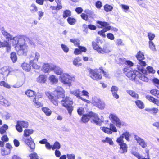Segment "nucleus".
<instances>
[{"mask_svg": "<svg viewBox=\"0 0 159 159\" xmlns=\"http://www.w3.org/2000/svg\"><path fill=\"white\" fill-rule=\"evenodd\" d=\"M65 91L61 86H57L55 89L54 93L57 98H62L61 103L63 106L66 108L69 113L70 115L73 110L72 105L73 102L71 99L68 97H65Z\"/></svg>", "mask_w": 159, "mask_h": 159, "instance_id": "nucleus-1", "label": "nucleus"}, {"mask_svg": "<svg viewBox=\"0 0 159 159\" xmlns=\"http://www.w3.org/2000/svg\"><path fill=\"white\" fill-rule=\"evenodd\" d=\"M29 41L30 39L28 37L20 35L19 44L15 46L16 50L18 55H26L28 48L25 45V43H29Z\"/></svg>", "mask_w": 159, "mask_h": 159, "instance_id": "nucleus-2", "label": "nucleus"}, {"mask_svg": "<svg viewBox=\"0 0 159 159\" xmlns=\"http://www.w3.org/2000/svg\"><path fill=\"white\" fill-rule=\"evenodd\" d=\"M33 132L32 129H26L24 131V137L23 138V141L26 144L30 149L33 151L35 147V144L34 141L30 135Z\"/></svg>", "mask_w": 159, "mask_h": 159, "instance_id": "nucleus-3", "label": "nucleus"}, {"mask_svg": "<svg viewBox=\"0 0 159 159\" xmlns=\"http://www.w3.org/2000/svg\"><path fill=\"white\" fill-rule=\"evenodd\" d=\"M59 80L63 84L69 87L72 85V82L75 81V78L67 73H64L59 77Z\"/></svg>", "mask_w": 159, "mask_h": 159, "instance_id": "nucleus-4", "label": "nucleus"}, {"mask_svg": "<svg viewBox=\"0 0 159 159\" xmlns=\"http://www.w3.org/2000/svg\"><path fill=\"white\" fill-rule=\"evenodd\" d=\"M88 116L90 117L91 122L97 125H100L104 121L102 116H101L100 118H99L98 114L93 112L91 111L89 112Z\"/></svg>", "mask_w": 159, "mask_h": 159, "instance_id": "nucleus-5", "label": "nucleus"}, {"mask_svg": "<svg viewBox=\"0 0 159 159\" xmlns=\"http://www.w3.org/2000/svg\"><path fill=\"white\" fill-rule=\"evenodd\" d=\"M92 103L94 106L101 109H103L105 107L104 102L101 101L99 97L96 96L93 97Z\"/></svg>", "mask_w": 159, "mask_h": 159, "instance_id": "nucleus-6", "label": "nucleus"}, {"mask_svg": "<svg viewBox=\"0 0 159 159\" xmlns=\"http://www.w3.org/2000/svg\"><path fill=\"white\" fill-rule=\"evenodd\" d=\"M123 71L125 75L130 80L135 81L137 80V74H136V71L134 73L133 71H130L129 69H128L126 68H124Z\"/></svg>", "mask_w": 159, "mask_h": 159, "instance_id": "nucleus-7", "label": "nucleus"}, {"mask_svg": "<svg viewBox=\"0 0 159 159\" xmlns=\"http://www.w3.org/2000/svg\"><path fill=\"white\" fill-rule=\"evenodd\" d=\"M29 125L28 122L25 121H18L16 122V130L19 132L23 131L22 127L27 128Z\"/></svg>", "mask_w": 159, "mask_h": 159, "instance_id": "nucleus-8", "label": "nucleus"}, {"mask_svg": "<svg viewBox=\"0 0 159 159\" xmlns=\"http://www.w3.org/2000/svg\"><path fill=\"white\" fill-rule=\"evenodd\" d=\"M89 75L90 77L94 80L101 79L102 78L101 72H99L97 70L90 69L89 70Z\"/></svg>", "mask_w": 159, "mask_h": 159, "instance_id": "nucleus-9", "label": "nucleus"}, {"mask_svg": "<svg viewBox=\"0 0 159 159\" xmlns=\"http://www.w3.org/2000/svg\"><path fill=\"white\" fill-rule=\"evenodd\" d=\"M109 117L112 121V123L116 124V126L120 127L121 125H123V123L121 122L120 120L115 114H111L109 116Z\"/></svg>", "mask_w": 159, "mask_h": 159, "instance_id": "nucleus-10", "label": "nucleus"}, {"mask_svg": "<svg viewBox=\"0 0 159 159\" xmlns=\"http://www.w3.org/2000/svg\"><path fill=\"white\" fill-rule=\"evenodd\" d=\"M55 91H54V93ZM56 95V97H54L52 95V93L50 92H45V94L47 97L50 100L51 102L55 106H57L58 105V101L57 99L56 98L57 95L54 93Z\"/></svg>", "mask_w": 159, "mask_h": 159, "instance_id": "nucleus-11", "label": "nucleus"}, {"mask_svg": "<svg viewBox=\"0 0 159 159\" xmlns=\"http://www.w3.org/2000/svg\"><path fill=\"white\" fill-rule=\"evenodd\" d=\"M111 29L112 30L115 32H117L118 30L117 28L115 27H112L111 28V27L109 26H107L106 28H105L101 31H98V34L103 37H105L106 35L104 33L107 32V31Z\"/></svg>", "mask_w": 159, "mask_h": 159, "instance_id": "nucleus-12", "label": "nucleus"}, {"mask_svg": "<svg viewBox=\"0 0 159 159\" xmlns=\"http://www.w3.org/2000/svg\"><path fill=\"white\" fill-rule=\"evenodd\" d=\"M136 57L138 61V62H139V64L143 66L146 65V62L142 61L144 59V54L143 52L141 51H139L136 55Z\"/></svg>", "mask_w": 159, "mask_h": 159, "instance_id": "nucleus-13", "label": "nucleus"}, {"mask_svg": "<svg viewBox=\"0 0 159 159\" xmlns=\"http://www.w3.org/2000/svg\"><path fill=\"white\" fill-rule=\"evenodd\" d=\"M40 57L39 53L37 52L32 53L30 55V63H32L34 61V62H37Z\"/></svg>", "mask_w": 159, "mask_h": 159, "instance_id": "nucleus-14", "label": "nucleus"}, {"mask_svg": "<svg viewBox=\"0 0 159 159\" xmlns=\"http://www.w3.org/2000/svg\"><path fill=\"white\" fill-rule=\"evenodd\" d=\"M118 90L119 88L118 87L115 85L112 86L111 89V91L112 96L116 99H118L119 97V95L117 94Z\"/></svg>", "mask_w": 159, "mask_h": 159, "instance_id": "nucleus-15", "label": "nucleus"}, {"mask_svg": "<svg viewBox=\"0 0 159 159\" xmlns=\"http://www.w3.org/2000/svg\"><path fill=\"white\" fill-rule=\"evenodd\" d=\"M134 138L137 142L142 148H144L146 147L147 144L143 139L135 135H134Z\"/></svg>", "mask_w": 159, "mask_h": 159, "instance_id": "nucleus-16", "label": "nucleus"}, {"mask_svg": "<svg viewBox=\"0 0 159 159\" xmlns=\"http://www.w3.org/2000/svg\"><path fill=\"white\" fill-rule=\"evenodd\" d=\"M53 65L49 63L44 64L43 66V70L44 72H48L49 70H52Z\"/></svg>", "mask_w": 159, "mask_h": 159, "instance_id": "nucleus-17", "label": "nucleus"}, {"mask_svg": "<svg viewBox=\"0 0 159 159\" xmlns=\"http://www.w3.org/2000/svg\"><path fill=\"white\" fill-rule=\"evenodd\" d=\"M47 76L43 75H41L36 78V81L39 83L44 84L47 80Z\"/></svg>", "mask_w": 159, "mask_h": 159, "instance_id": "nucleus-18", "label": "nucleus"}, {"mask_svg": "<svg viewBox=\"0 0 159 159\" xmlns=\"http://www.w3.org/2000/svg\"><path fill=\"white\" fill-rule=\"evenodd\" d=\"M52 70L57 75H61L63 73V70L62 68L59 66L55 65L53 66Z\"/></svg>", "mask_w": 159, "mask_h": 159, "instance_id": "nucleus-19", "label": "nucleus"}, {"mask_svg": "<svg viewBox=\"0 0 159 159\" xmlns=\"http://www.w3.org/2000/svg\"><path fill=\"white\" fill-rule=\"evenodd\" d=\"M146 98L150 101L153 102L157 106H159V100L156 99L153 96L150 95H147Z\"/></svg>", "mask_w": 159, "mask_h": 159, "instance_id": "nucleus-20", "label": "nucleus"}, {"mask_svg": "<svg viewBox=\"0 0 159 159\" xmlns=\"http://www.w3.org/2000/svg\"><path fill=\"white\" fill-rule=\"evenodd\" d=\"M110 52V50L109 48L106 45H105L102 48L100 47L99 49L98 50L99 53L103 54L105 53H109Z\"/></svg>", "mask_w": 159, "mask_h": 159, "instance_id": "nucleus-21", "label": "nucleus"}, {"mask_svg": "<svg viewBox=\"0 0 159 159\" xmlns=\"http://www.w3.org/2000/svg\"><path fill=\"white\" fill-rule=\"evenodd\" d=\"M136 74H137V79L138 78H139V79L143 81L146 82H147L148 81V79L147 78V77L144 76L143 74L138 71H136Z\"/></svg>", "mask_w": 159, "mask_h": 159, "instance_id": "nucleus-22", "label": "nucleus"}, {"mask_svg": "<svg viewBox=\"0 0 159 159\" xmlns=\"http://www.w3.org/2000/svg\"><path fill=\"white\" fill-rule=\"evenodd\" d=\"M120 146L119 152L121 154L125 153L127 152V146L125 143L119 145Z\"/></svg>", "mask_w": 159, "mask_h": 159, "instance_id": "nucleus-23", "label": "nucleus"}, {"mask_svg": "<svg viewBox=\"0 0 159 159\" xmlns=\"http://www.w3.org/2000/svg\"><path fill=\"white\" fill-rule=\"evenodd\" d=\"M70 93L76 96V97L79 99H81L82 98L81 96V91L80 89H77L73 91H71L70 92Z\"/></svg>", "mask_w": 159, "mask_h": 159, "instance_id": "nucleus-24", "label": "nucleus"}, {"mask_svg": "<svg viewBox=\"0 0 159 159\" xmlns=\"http://www.w3.org/2000/svg\"><path fill=\"white\" fill-rule=\"evenodd\" d=\"M127 93L136 99H139L138 94L135 91L132 90H127Z\"/></svg>", "mask_w": 159, "mask_h": 159, "instance_id": "nucleus-25", "label": "nucleus"}, {"mask_svg": "<svg viewBox=\"0 0 159 159\" xmlns=\"http://www.w3.org/2000/svg\"><path fill=\"white\" fill-rule=\"evenodd\" d=\"M35 92L31 90H27L25 91V94L27 96L30 98H34L35 94Z\"/></svg>", "mask_w": 159, "mask_h": 159, "instance_id": "nucleus-26", "label": "nucleus"}, {"mask_svg": "<svg viewBox=\"0 0 159 159\" xmlns=\"http://www.w3.org/2000/svg\"><path fill=\"white\" fill-rule=\"evenodd\" d=\"M1 74H2L4 76L7 77L9 73V71L8 68L7 66H4L1 68Z\"/></svg>", "mask_w": 159, "mask_h": 159, "instance_id": "nucleus-27", "label": "nucleus"}, {"mask_svg": "<svg viewBox=\"0 0 159 159\" xmlns=\"http://www.w3.org/2000/svg\"><path fill=\"white\" fill-rule=\"evenodd\" d=\"M146 66H143L140 64L139 62H138V64L137 65V68L138 70L136 71H139L141 73H146V70L144 69V67Z\"/></svg>", "mask_w": 159, "mask_h": 159, "instance_id": "nucleus-28", "label": "nucleus"}, {"mask_svg": "<svg viewBox=\"0 0 159 159\" xmlns=\"http://www.w3.org/2000/svg\"><path fill=\"white\" fill-rule=\"evenodd\" d=\"M21 67L24 70L26 71H30L31 69L30 65L26 63H23L21 65Z\"/></svg>", "mask_w": 159, "mask_h": 159, "instance_id": "nucleus-29", "label": "nucleus"}, {"mask_svg": "<svg viewBox=\"0 0 159 159\" xmlns=\"http://www.w3.org/2000/svg\"><path fill=\"white\" fill-rule=\"evenodd\" d=\"M1 31L3 35L6 37V38H7L8 40L9 39H12V36L6 32V31L4 30V28H2Z\"/></svg>", "mask_w": 159, "mask_h": 159, "instance_id": "nucleus-30", "label": "nucleus"}, {"mask_svg": "<svg viewBox=\"0 0 159 159\" xmlns=\"http://www.w3.org/2000/svg\"><path fill=\"white\" fill-rule=\"evenodd\" d=\"M42 110L47 116H49L52 114L51 110L47 107H43L42 108Z\"/></svg>", "mask_w": 159, "mask_h": 159, "instance_id": "nucleus-31", "label": "nucleus"}, {"mask_svg": "<svg viewBox=\"0 0 159 159\" xmlns=\"http://www.w3.org/2000/svg\"><path fill=\"white\" fill-rule=\"evenodd\" d=\"M49 80L51 83L52 84H56L58 82V79L56 76L54 75H52L49 77Z\"/></svg>", "mask_w": 159, "mask_h": 159, "instance_id": "nucleus-32", "label": "nucleus"}, {"mask_svg": "<svg viewBox=\"0 0 159 159\" xmlns=\"http://www.w3.org/2000/svg\"><path fill=\"white\" fill-rule=\"evenodd\" d=\"M89 113L83 115L81 118V121L83 123H87L89 120L90 117L88 116Z\"/></svg>", "mask_w": 159, "mask_h": 159, "instance_id": "nucleus-33", "label": "nucleus"}, {"mask_svg": "<svg viewBox=\"0 0 159 159\" xmlns=\"http://www.w3.org/2000/svg\"><path fill=\"white\" fill-rule=\"evenodd\" d=\"M150 93L159 99V90H158L157 89H153L150 90Z\"/></svg>", "mask_w": 159, "mask_h": 159, "instance_id": "nucleus-34", "label": "nucleus"}, {"mask_svg": "<svg viewBox=\"0 0 159 159\" xmlns=\"http://www.w3.org/2000/svg\"><path fill=\"white\" fill-rule=\"evenodd\" d=\"M20 35L13 37H12V39H10L12 40V42L13 45H17L19 44V39Z\"/></svg>", "mask_w": 159, "mask_h": 159, "instance_id": "nucleus-35", "label": "nucleus"}, {"mask_svg": "<svg viewBox=\"0 0 159 159\" xmlns=\"http://www.w3.org/2000/svg\"><path fill=\"white\" fill-rule=\"evenodd\" d=\"M135 103L138 108L142 109L144 107V105L143 102L140 100H137L135 101Z\"/></svg>", "mask_w": 159, "mask_h": 159, "instance_id": "nucleus-36", "label": "nucleus"}, {"mask_svg": "<svg viewBox=\"0 0 159 159\" xmlns=\"http://www.w3.org/2000/svg\"><path fill=\"white\" fill-rule=\"evenodd\" d=\"M6 47V51L8 52H9L11 51V46L8 42L7 41H4V44L2 46V48Z\"/></svg>", "mask_w": 159, "mask_h": 159, "instance_id": "nucleus-37", "label": "nucleus"}, {"mask_svg": "<svg viewBox=\"0 0 159 159\" xmlns=\"http://www.w3.org/2000/svg\"><path fill=\"white\" fill-rule=\"evenodd\" d=\"M8 128V126L7 125L4 124L0 128V133L1 134H3L5 133L6 130Z\"/></svg>", "mask_w": 159, "mask_h": 159, "instance_id": "nucleus-38", "label": "nucleus"}, {"mask_svg": "<svg viewBox=\"0 0 159 159\" xmlns=\"http://www.w3.org/2000/svg\"><path fill=\"white\" fill-rule=\"evenodd\" d=\"M81 61L80 58L78 57L75 58L73 61V64L75 66H79L82 65L81 63H78Z\"/></svg>", "mask_w": 159, "mask_h": 159, "instance_id": "nucleus-39", "label": "nucleus"}, {"mask_svg": "<svg viewBox=\"0 0 159 159\" xmlns=\"http://www.w3.org/2000/svg\"><path fill=\"white\" fill-rule=\"evenodd\" d=\"M10 58L13 63H15L17 60V57L15 52H13L11 53Z\"/></svg>", "mask_w": 159, "mask_h": 159, "instance_id": "nucleus-40", "label": "nucleus"}, {"mask_svg": "<svg viewBox=\"0 0 159 159\" xmlns=\"http://www.w3.org/2000/svg\"><path fill=\"white\" fill-rule=\"evenodd\" d=\"M121 136L123 137V138H125L127 141H129V138L130 136V135L129 132H124L122 133Z\"/></svg>", "mask_w": 159, "mask_h": 159, "instance_id": "nucleus-41", "label": "nucleus"}, {"mask_svg": "<svg viewBox=\"0 0 159 159\" xmlns=\"http://www.w3.org/2000/svg\"><path fill=\"white\" fill-rule=\"evenodd\" d=\"M100 129L105 133H107L108 134H111L112 133V132L111 131L110 128L105 127H101Z\"/></svg>", "mask_w": 159, "mask_h": 159, "instance_id": "nucleus-42", "label": "nucleus"}, {"mask_svg": "<svg viewBox=\"0 0 159 159\" xmlns=\"http://www.w3.org/2000/svg\"><path fill=\"white\" fill-rule=\"evenodd\" d=\"M112 6L108 4L105 5L104 6V10L106 12H109L112 11L113 9Z\"/></svg>", "mask_w": 159, "mask_h": 159, "instance_id": "nucleus-43", "label": "nucleus"}, {"mask_svg": "<svg viewBox=\"0 0 159 159\" xmlns=\"http://www.w3.org/2000/svg\"><path fill=\"white\" fill-rule=\"evenodd\" d=\"M30 9L31 13L37 12L38 8L34 4H32L30 7Z\"/></svg>", "mask_w": 159, "mask_h": 159, "instance_id": "nucleus-44", "label": "nucleus"}, {"mask_svg": "<svg viewBox=\"0 0 159 159\" xmlns=\"http://www.w3.org/2000/svg\"><path fill=\"white\" fill-rule=\"evenodd\" d=\"M61 145L59 143L57 142L56 141L55 142L53 145L52 146V149L53 150H54L55 149H59L60 148Z\"/></svg>", "mask_w": 159, "mask_h": 159, "instance_id": "nucleus-45", "label": "nucleus"}, {"mask_svg": "<svg viewBox=\"0 0 159 159\" xmlns=\"http://www.w3.org/2000/svg\"><path fill=\"white\" fill-rule=\"evenodd\" d=\"M149 47L150 49L153 51H156L155 46L152 41H149Z\"/></svg>", "mask_w": 159, "mask_h": 159, "instance_id": "nucleus-46", "label": "nucleus"}, {"mask_svg": "<svg viewBox=\"0 0 159 159\" xmlns=\"http://www.w3.org/2000/svg\"><path fill=\"white\" fill-rule=\"evenodd\" d=\"M34 105L37 107L42 106V104L41 103L38 101V100L36 99V98L33 99Z\"/></svg>", "mask_w": 159, "mask_h": 159, "instance_id": "nucleus-47", "label": "nucleus"}, {"mask_svg": "<svg viewBox=\"0 0 159 159\" xmlns=\"http://www.w3.org/2000/svg\"><path fill=\"white\" fill-rule=\"evenodd\" d=\"M67 21L69 24L71 25H74L75 23L76 20L73 18H68L67 19Z\"/></svg>", "mask_w": 159, "mask_h": 159, "instance_id": "nucleus-48", "label": "nucleus"}, {"mask_svg": "<svg viewBox=\"0 0 159 159\" xmlns=\"http://www.w3.org/2000/svg\"><path fill=\"white\" fill-rule=\"evenodd\" d=\"M154 85L159 89V80L157 78H154L152 80Z\"/></svg>", "mask_w": 159, "mask_h": 159, "instance_id": "nucleus-49", "label": "nucleus"}, {"mask_svg": "<svg viewBox=\"0 0 159 159\" xmlns=\"http://www.w3.org/2000/svg\"><path fill=\"white\" fill-rule=\"evenodd\" d=\"M71 15V12L69 10H65L63 13V17L64 18H66Z\"/></svg>", "mask_w": 159, "mask_h": 159, "instance_id": "nucleus-50", "label": "nucleus"}, {"mask_svg": "<svg viewBox=\"0 0 159 159\" xmlns=\"http://www.w3.org/2000/svg\"><path fill=\"white\" fill-rule=\"evenodd\" d=\"M148 35L149 41H152L155 36L154 34L151 32L148 33Z\"/></svg>", "mask_w": 159, "mask_h": 159, "instance_id": "nucleus-51", "label": "nucleus"}, {"mask_svg": "<svg viewBox=\"0 0 159 159\" xmlns=\"http://www.w3.org/2000/svg\"><path fill=\"white\" fill-rule=\"evenodd\" d=\"M0 86H3L7 88H10V85L3 81L0 82Z\"/></svg>", "mask_w": 159, "mask_h": 159, "instance_id": "nucleus-52", "label": "nucleus"}, {"mask_svg": "<svg viewBox=\"0 0 159 159\" xmlns=\"http://www.w3.org/2000/svg\"><path fill=\"white\" fill-rule=\"evenodd\" d=\"M126 60L125 58H119L116 60V61L118 64H122L124 63L125 64Z\"/></svg>", "mask_w": 159, "mask_h": 159, "instance_id": "nucleus-53", "label": "nucleus"}, {"mask_svg": "<svg viewBox=\"0 0 159 159\" xmlns=\"http://www.w3.org/2000/svg\"><path fill=\"white\" fill-rule=\"evenodd\" d=\"M97 23L100 25L101 26L105 27V28H106L109 25V24L106 22L98 21H97Z\"/></svg>", "mask_w": 159, "mask_h": 159, "instance_id": "nucleus-54", "label": "nucleus"}, {"mask_svg": "<svg viewBox=\"0 0 159 159\" xmlns=\"http://www.w3.org/2000/svg\"><path fill=\"white\" fill-rule=\"evenodd\" d=\"M120 6H121L123 10V11L125 12H127L129 8V6L121 4Z\"/></svg>", "mask_w": 159, "mask_h": 159, "instance_id": "nucleus-55", "label": "nucleus"}, {"mask_svg": "<svg viewBox=\"0 0 159 159\" xmlns=\"http://www.w3.org/2000/svg\"><path fill=\"white\" fill-rule=\"evenodd\" d=\"M123 139V137L121 136L117 139L116 142L119 145L124 143Z\"/></svg>", "mask_w": 159, "mask_h": 159, "instance_id": "nucleus-56", "label": "nucleus"}, {"mask_svg": "<svg viewBox=\"0 0 159 159\" xmlns=\"http://www.w3.org/2000/svg\"><path fill=\"white\" fill-rule=\"evenodd\" d=\"M92 45L93 48L94 50H96L98 52V50H99L100 47L97 45L96 43L94 42H92Z\"/></svg>", "mask_w": 159, "mask_h": 159, "instance_id": "nucleus-57", "label": "nucleus"}, {"mask_svg": "<svg viewBox=\"0 0 159 159\" xmlns=\"http://www.w3.org/2000/svg\"><path fill=\"white\" fill-rule=\"evenodd\" d=\"M110 129L111 130V131H113L114 132H116L117 131V129L115 126L112 124L111 123L110 124Z\"/></svg>", "mask_w": 159, "mask_h": 159, "instance_id": "nucleus-58", "label": "nucleus"}, {"mask_svg": "<svg viewBox=\"0 0 159 159\" xmlns=\"http://www.w3.org/2000/svg\"><path fill=\"white\" fill-rule=\"evenodd\" d=\"M107 37L109 39L112 40L115 39V37L113 34L111 33H108L107 34Z\"/></svg>", "mask_w": 159, "mask_h": 159, "instance_id": "nucleus-59", "label": "nucleus"}, {"mask_svg": "<svg viewBox=\"0 0 159 159\" xmlns=\"http://www.w3.org/2000/svg\"><path fill=\"white\" fill-rule=\"evenodd\" d=\"M31 159H38V157L35 153H33L29 155Z\"/></svg>", "mask_w": 159, "mask_h": 159, "instance_id": "nucleus-60", "label": "nucleus"}, {"mask_svg": "<svg viewBox=\"0 0 159 159\" xmlns=\"http://www.w3.org/2000/svg\"><path fill=\"white\" fill-rule=\"evenodd\" d=\"M61 47L64 52L66 53L69 51V48L67 46L63 44H62L61 45Z\"/></svg>", "mask_w": 159, "mask_h": 159, "instance_id": "nucleus-61", "label": "nucleus"}, {"mask_svg": "<svg viewBox=\"0 0 159 159\" xmlns=\"http://www.w3.org/2000/svg\"><path fill=\"white\" fill-rule=\"evenodd\" d=\"M84 111V108L82 107H79L77 110L78 113L80 115H82Z\"/></svg>", "mask_w": 159, "mask_h": 159, "instance_id": "nucleus-62", "label": "nucleus"}, {"mask_svg": "<svg viewBox=\"0 0 159 159\" xmlns=\"http://www.w3.org/2000/svg\"><path fill=\"white\" fill-rule=\"evenodd\" d=\"M36 62H34V61L32 63H30L31 65H32V66L34 69H39L40 68V66L37 65L36 64Z\"/></svg>", "mask_w": 159, "mask_h": 159, "instance_id": "nucleus-63", "label": "nucleus"}, {"mask_svg": "<svg viewBox=\"0 0 159 159\" xmlns=\"http://www.w3.org/2000/svg\"><path fill=\"white\" fill-rule=\"evenodd\" d=\"M67 157L68 159H75V155L74 154H67Z\"/></svg>", "mask_w": 159, "mask_h": 159, "instance_id": "nucleus-64", "label": "nucleus"}]
</instances>
